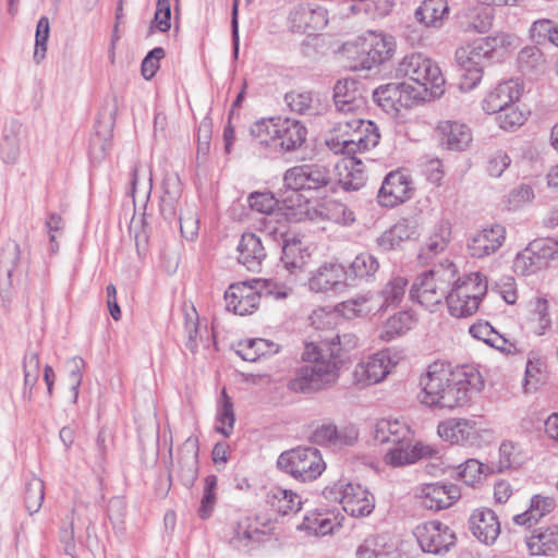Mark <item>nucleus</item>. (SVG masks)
I'll return each instance as SVG.
<instances>
[{
    "mask_svg": "<svg viewBox=\"0 0 558 558\" xmlns=\"http://www.w3.org/2000/svg\"><path fill=\"white\" fill-rule=\"evenodd\" d=\"M277 466L301 482H312L326 469L320 451L313 447H298L282 452Z\"/></svg>",
    "mask_w": 558,
    "mask_h": 558,
    "instance_id": "obj_8",
    "label": "nucleus"
},
{
    "mask_svg": "<svg viewBox=\"0 0 558 558\" xmlns=\"http://www.w3.org/2000/svg\"><path fill=\"white\" fill-rule=\"evenodd\" d=\"M496 116L498 124L504 130H511L517 126H521L526 120L524 112L519 110L515 102H511V105L504 108V110Z\"/></svg>",
    "mask_w": 558,
    "mask_h": 558,
    "instance_id": "obj_59",
    "label": "nucleus"
},
{
    "mask_svg": "<svg viewBox=\"0 0 558 558\" xmlns=\"http://www.w3.org/2000/svg\"><path fill=\"white\" fill-rule=\"evenodd\" d=\"M380 140L378 128L372 121H365L363 126L354 128L348 140L350 153L354 155L357 151L367 150L375 147Z\"/></svg>",
    "mask_w": 558,
    "mask_h": 558,
    "instance_id": "obj_33",
    "label": "nucleus"
},
{
    "mask_svg": "<svg viewBox=\"0 0 558 558\" xmlns=\"http://www.w3.org/2000/svg\"><path fill=\"white\" fill-rule=\"evenodd\" d=\"M506 240V228L495 223L473 234L468 242L472 257L483 258L498 251Z\"/></svg>",
    "mask_w": 558,
    "mask_h": 558,
    "instance_id": "obj_17",
    "label": "nucleus"
},
{
    "mask_svg": "<svg viewBox=\"0 0 558 558\" xmlns=\"http://www.w3.org/2000/svg\"><path fill=\"white\" fill-rule=\"evenodd\" d=\"M546 264L539 259L535 253L530 251V244L524 251L519 253L514 259V268L521 275L526 276L536 272Z\"/></svg>",
    "mask_w": 558,
    "mask_h": 558,
    "instance_id": "obj_56",
    "label": "nucleus"
},
{
    "mask_svg": "<svg viewBox=\"0 0 558 558\" xmlns=\"http://www.w3.org/2000/svg\"><path fill=\"white\" fill-rule=\"evenodd\" d=\"M322 209L327 211L325 214L327 219L343 226H349L355 220L353 211L342 203L332 202L326 206H322Z\"/></svg>",
    "mask_w": 558,
    "mask_h": 558,
    "instance_id": "obj_61",
    "label": "nucleus"
},
{
    "mask_svg": "<svg viewBox=\"0 0 558 558\" xmlns=\"http://www.w3.org/2000/svg\"><path fill=\"white\" fill-rule=\"evenodd\" d=\"M289 27L298 34L314 33L326 25L325 12L306 4L295 5L289 13Z\"/></svg>",
    "mask_w": 558,
    "mask_h": 558,
    "instance_id": "obj_20",
    "label": "nucleus"
},
{
    "mask_svg": "<svg viewBox=\"0 0 558 558\" xmlns=\"http://www.w3.org/2000/svg\"><path fill=\"white\" fill-rule=\"evenodd\" d=\"M238 260L250 271H259L267 253L259 236L243 233L238 245Z\"/></svg>",
    "mask_w": 558,
    "mask_h": 558,
    "instance_id": "obj_26",
    "label": "nucleus"
},
{
    "mask_svg": "<svg viewBox=\"0 0 558 558\" xmlns=\"http://www.w3.org/2000/svg\"><path fill=\"white\" fill-rule=\"evenodd\" d=\"M556 508V502L551 497L534 495L531 498L530 507L523 513L513 518L514 523H537Z\"/></svg>",
    "mask_w": 558,
    "mask_h": 558,
    "instance_id": "obj_38",
    "label": "nucleus"
},
{
    "mask_svg": "<svg viewBox=\"0 0 558 558\" xmlns=\"http://www.w3.org/2000/svg\"><path fill=\"white\" fill-rule=\"evenodd\" d=\"M492 11L487 7L469 10L461 21V26L466 32L486 33L493 24Z\"/></svg>",
    "mask_w": 558,
    "mask_h": 558,
    "instance_id": "obj_41",
    "label": "nucleus"
},
{
    "mask_svg": "<svg viewBox=\"0 0 558 558\" xmlns=\"http://www.w3.org/2000/svg\"><path fill=\"white\" fill-rule=\"evenodd\" d=\"M21 248L15 241H8L0 252V294L3 302H9L12 292L20 282L22 271Z\"/></svg>",
    "mask_w": 558,
    "mask_h": 558,
    "instance_id": "obj_12",
    "label": "nucleus"
},
{
    "mask_svg": "<svg viewBox=\"0 0 558 558\" xmlns=\"http://www.w3.org/2000/svg\"><path fill=\"white\" fill-rule=\"evenodd\" d=\"M223 536L235 548L253 547L270 537V529H259L257 525H225Z\"/></svg>",
    "mask_w": 558,
    "mask_h": 558,
    "instance_id": "obj_24",
    "label": "nucleus"
},
{
    "mask_svg": "<svg viewBox=\"0 0 558 558\" xmlns=\"http://www.w3.org/2000/svg\"><path fill=\"white\" fill-rule=\"evenodd\" d=\"M248 205L253 210L270 216L274 215L277 201L270 193L254 192L248 196Z\"/></svg>",
    "mask_w": 558,
    "mask_h": 558,
    "instance_id": "obj_62",
    "label": "nucleus"
},
{
    "mask_svg": "<svg viewBox=\"0 0 558 558\" xmlns=\"http://www.w3.org/2000/svg\"><path fill=\"white\" fill-rule=\"evenodd\" d=\"M461 496L460 488L454 484H425L418 488V498L422 507L429 510L449 508Z\"/></svg>",
    "mask_w": 558,
    "mask_h": 558,
    "instance_id": "obj_16",
    "label": "nucleus"
},
{
    "mask_svg": "<svg viewBox=\"0 0 558 558\" xmlns=\"http://www.w3.org/2000/svg\"><path fill=\"white\" fill-rule=\"evenodd\" d=\"M217 418L222 424V426L218 427L217 430L221 433L223 436L228 437L234 427L235 415L233 402L231 398L228 396L226 389H223L221 392Z\"/></svg>",
    "mask_w": 558,
    "mask_h": 558,
    "instance_id": "obj_49",
    "label": "nucleus"
},
{
    "mask_svg": "<svg viewBox=\"0 0 558 558\" xmlns=\"http://www.w3.org/2000/svg\"><path fill=\"white\" fill-rule=\"evenodd\" d=\"M415 325L411 311H400L386 319V341L404 336Z\"/></svg>",
    "mask_w": 558,
    "mask_h": 558,
    "instance_id": "obj_45",
    "label": "nucleus"
},
{
    "mask_svg": "<svg viewBox=\"0 0 558 558\" xmlns=\"http://www.w3.org/2000/svg\"><path fill=\"white\" fill-rule=\"evenodd\" d=\"M531 38L536 44L550 43L558 47V22L542 19L535 21L530 28Z\"/></svg>",
    "mask_w": 558,
    "mask_h": 558,
    "instance_id": "obj_46",
    "label": "nucleus"
},
{
    "mask_svg": "<svg viewBox=\"0 0 558 558\" xmlns=\"http://www.w3.org/2000/svg\"><path fill=\"white\" fill-rule=\"evenodd\" d=\"M459 476L469 486H474L480 480L482 474L493 472L489 466L483 464L476 459H469L460 465Z\"/></svg>",
    "mask_w": 558,
    "mask_h": 558,
    "instance_id": "obj_54",
    "label": "nucleus"
},
{
    "mask_svg": "<svg viewBox=\"0 0 558 558\" xmlns=\"http://www.w3.org/2000/svg\"><path fill=\"white\" fill-rule=\"evenodd\" d=\"M307 130L300 121L290 118H277L274 150L298 149L306 140Z\"/></svg>",
    "mask_w": 558,
    "mask_h": 558,
    "instance_id": "obj_18",
    "label": "nucleus"
},
{
    "mask_svg": "<svg viewBox=\"0 0 558 558\" xmlns=\"http://www.w3.org/2000/svg\"><path fill=\"white\" fill-rule=\"evenodd\" d=\"M348 271L341 264L325 263L312 275L308 287L314 292L336 291L345 286Z\"/></svg>",
    "mask_w": 558,
    "mask_h": 558,
    "instance_id": "obj_19",
    "label": "nucleus"
},
{
    "mask_svg": "<svg viewBox=\"0 0 558 558\" xmlns=\"http://www.w3.org/2000/svg\"><path fill=\"white\" fill-rule=\"evenodd\" d=\"M353 376L355 383L363 387L384 380V352L378 351L362 359L356 364Z\"/></svg>",
    "mask_w": 558,
    "mask_h": 558,
    "instance_id": "obj_28",
    "label": "nucleus"
},
{
    "mask_svg": "<svg viewBox=\"0 0 558 558\" xmlns=\"http://www.w3.org/2000/svg\"><path fill=\"white\" fill-rule=\"evenodd\" d=\"M284 99L291 111L304 114L312 110L313 97L308 92H290L286 94Z\"/></svg>",
    "mask_w": 558,
    "mask_h": 558,
    "instance_id": "obj_64",
    "label": "nucleus"
},
{
    "mask_svg": "<svg viewBox=\"0 0 558 558\" xmlns=\"http://www.w3.org/2000/svg\"><path fill=\"white\" fill-rule=\"evenodd\" d=\"M45 498V484L39 477H32L25 487V507L29 514H34L41 508Z\"/></svg>",
    "mask_w": 558,
    "mask_h": 558,
    "instance_id": "obj_48",
    "label": "nucleus"
},
{
    "mask_svg": "<svg viewBox=\"0 0 558 558\" xmlns=\"http://www.w3.org/2000/svg\"><path fill=\"white\" fill-rule=\"evenodd\" d=\"M283 183L288 190L301 193L300 196L305 197L306 202L336 191L329 169L318 163L289 168L283 174Z\"/></svg>",
    "mask_w": 558,
    "mask_h": 558,
    "instance_id": "obj_5",
    "label": "nucleus"
},
{
    "mask_svg": "<svg viewBox=\"0 0 558 558\" xmlns=\"http://www.w3.org/2000/svg\"><path fill=\"white\" fill-rule=\"evenodd\" d=\"M518 64L525 75H539L546 70V59L536 46H526L519 52Z\"/></svg>",
    "mask_w": 558,
    "mask_h": 558,
    "instance_id": "obj_39",
    "label": "nucleus"
},
{
    "mask_svg": "<svg viewBox=\"0 0 558 558\" xmlns=\"http://www.w3.org/2000/svg\"><path fill=\"white\" fill-rule=\"evenodd\" d=\"M530 251L546 264L558 255V236L535 239L530 242Z\"/></svg>",
    "mask_w": 558,
    "mask_h": 558,
    "instance_id": "obj_57",
    "label": "nucleus"
},
{
    "mask_svg": "<svg viewBox=\"0 0 558 558\" xmlns=\"http://www.w3.org/2000/svg\"><path fill=\"white\" fill-rule=\"evenodd\" d=\"M357 430L349 425L338 428L335 424H323L312 434L311 440L317 445H329L335 447L352 446L357 439Z\"/></svg>",
    "mask_w": 558,
    "mask_h": 558,
    "instance_id": "obj_23",
    "label": "nucleus"
},
{
    "mask_svg": "<svg viewBox=\"0 0 558 558\" xmlns=\"http://www.w3.org/2000/svg\"><path fill=\"white\" fill-rule=\"evenodd\" d=\"M342 509L352 518H363L372 513L374 509L373 496L361 485L349 483L341 497Z\"/></svg>",
    "mask_w": 558,
    "mask_h": 558,
    "instance_id": "obj_21",
    "label": "nucleus"
},
{
    "mask_svg": "<svg viewBox=\"0 0 558 558\" xmlns=\"http://www.w3.org/2000/svg\"><path fill=\"white\" fill-rule=\"evenodd\" d=\"M276 122L277 118L262 119L251 125L250 134L259 149L268 147L274 150Z\"/></svg>",
    "mask_w": 558,
    "mask_h": 558,
    "instance_id": "obj_42",
    "label": "nucleus"
},
{
    "mask_svg": "<svg viewBox=\"0 0 558 558\" xmlns=\"http://www.w3.org/2000/svg\"><path fill=\"white\" fill-rule=\"evenodd\" d=\"M24 389L23 398L31 401L33 398V388L38 381L40 373L39 354L35 351H28L24 356Z\"/></svg>",
    "mask_w": 558,
    "mask_h": 558,
    "instance_id": "obj_43",
    "label": "nucleus"
},
{
    "mask_svg": "<svg viewBox=\"0 0 558 558\" xmlns=\"http://www.w3.org/2000/svg\"><path fill=\"white\" fill-rule=\"evenodd\" d=\"M171 7L170 0H157L156 12L151 22L150 31L155 27L161 33H166L171 27Z\"/></svg>",
    "mask_w": 558,
    "mask_h": 558,
    "instance_id": "obj_63",
    "label": "nucleus"
},
{
    "mask_svg": "<svg viewBox=\"0 0 558 558\" xmlns=\"http://www.w3.org/2000/svg\"><path fill=\"white\" fill-rule=\"evenodd\" d=\"M526 546L531 555H547L558 550V525H542L526 536Z\"/></svg>",
    "mask_w": 558,
    "mask_h": 558,
    "instance_id": "obj_29",
    "label": "nucleus"
},
{
    "mask_svg": "<svg viewBox=\"0 0 558 558\" xmlns=\"http://www.w3.org/2000/svg\"><path fill=\"white\" fill-rule=\"evenodd\" d=\"M451 234L452 225L449 219L441 218L436 221L420 247L417 253L418 263L428 265L444 253L451 241Z\"/></svg>",
    "mask_w": 558,
    "mask_h": 558,
    "instance_id": "obj_14",
    "label": "nucleus"
},
{
    "mask_svg": "<svg viewBox=\"0 0 558 558\" xmlns=\"http://www.w3.org/2000/svg\"><path fill=\"white\" fill-rule=\"evenodd\" d=\"M474 423L465 418H451L439 423L438 435L451 444H461L470 439Z\"/></svg>",
    "mask_w": 558,
    "mask_h": 558,
    "instance_id": "obj_36",
    "label": "nucleus"
},
{
    "mask_svg": "<svg viewBox=\"0 0 558 558\" xmlns=\"http://www.w3.org/2000/svg\"><path fill=\"white\" fill-rule=\"evenodd\" d=\"M22 130V124L14 120L5 130L4 143L1 147V157L5 163L13 165L20 157V138L19 133Z\"/></svg>",
    "mask_w": 558,
    "mask_h": 558,
    "instance_id": "obj_44",
    "label": "nucleus"
},
{
    "mask_svg": "<svg viewBox=\"0 0 558 558\" xmlns=\"http://www.w3.org/2000/svg\"><path fill=\"white\" fill-rule=\"evenodd\" d=\"M163 193L160 197V214L168 220L172 221L177 217V205L181 197V184L178 177H167L162 183Z\"/></svg>",
    "mask_w": 558,
    "mask_h": 558,
    "instance_id": "obj_35",
    "label": "nucleus"
},
{
    "mask_svg": "<svg viewBox=\"0 0 558 558\" xmlns=\"http://www.w3.org/2000/svg\"><path fill=\"white\" fill-rule=\"evenodd\" d=\"M437 132L440 145L450 150H463L472 141L471 131L463 123L444 121L438 124Z\"/></svg>",
    "mask_w": 558,
    "mask_h": 558,
    "instance_id": "obj_27",
    "label": "nucleus"
},
{
    "mask_svg": "<svg viewBox=\"0 0 558 558\" xmlns=\"http://www.w3.org/2000/svg\"><path fill=\"white\" fill-rule=\"evenodd\" d=\"M414 535L426 553L448 551L454 545V533L448 525H416Z\"/></svg>",
    "mask_w": 558,
    "mask_h": 558,
    "instance_id": "obj_15",
    "label": "nucleus"
},
{
    "mask_svg": "<svg viewBox=\"0 0 558 558\" xmlns=\"http://www.w3.org/2000/svg\"><path fill=\"white\" fill-rule=\"evenodd\" d=\"M335 107L339 113L361 117L366 109V95L362 84L353 78L338 81L333 87Z\"/></svg>",
    "mask_w": 558,
    "mask_h": 558,
    "instance_id": "obj_11",
    "label": "nucleus"
},
{
    "mask_svg": "<svg viewBox=\"0 0 558 558\" xmlns=\"http://www.w3.org/2000/svg\"><path fill=\"white\" fill-rule=\"evenodd\" d=\"M417 235L418 232L416 226L407 219H402L390 228L386 241H388L390 247L393 248L399 246L401 242L411 240Z\"/></svg>",
    "mask_w": 558,
    "mask_h": 558,
    "instance_id": "obj_52",
    "label": "nucleus"
},
{
    "mask_svg": "<svg viewBox=\"0 0 558 558\" xmlns=\"http://www.w3.org/2000/svg\"><path fill=\"white\" fill-rule=\"evenodd\" d=\"M469 331L475 339L482 340L497 350L510 352L513 348V344L509 343L508 340L497 332L487 322L473 324Z\"/></svg>",
    "mask_w": 558,
    "mask_h": 558,
    "instance_id": "obj_40",
    "label": "nucleus"
},
{
    "mask_svg": "<svg viewBox=\"0 0 558 558\" xmlns=\"http://www.w3.org/2000/svg\"><path fill=\"white\" fill-rule=\"evenodd\" d=\"M50 34L49 19L41 16L38 20L35 35L34 61L39 64L46 57L47 43Z\"/></svg>",
    "mask_w": 558,
    "mask_h": 558,
    "instance_id": "obj_55",
    "label": "nucleus"
},
{
    "mask_svg": "<svg viewBox=\"0 0 558 558\" xmlns=\"http://www.w3.org/2000/svg\"><path fill=\"white\" fill-rule=\"evenodd\" d=\"M486 292L487 281L480 272H473L463 279H458L452 288L448 289L445 298L450 314L456 317L473 315Z\"/></svg>",
    "mask_w": 558,
    "mask_h": 558,
    "instance_id": "obj_6",
    "label": "nucleus"
},
{
    "mask_svg": "<svg viewBox=\"0 0 558 558\" xmlns=\"http://www.w3.org/2000/svg\"><path fill=\"white\" fill-rule=\"evenodd\" d=\"M278 352L279 344L263 338L240 341L236 349L238 355L247 362H256L264 356H270Z\"/></svg>",
    "mask_w": 558,
    "mask_h": 558,
    "instance_id": "obj_34",
    "label": "nucleus"
},
{
    "mask_svg": "<svg viewBox=\"0 0 558 558\" xmlns=\"http://www.w3.org/2000/svg\"><path fill=\"white\" fill-rule=\"evenodd\" d=\"M448 11L447 0H424L416 9L415 17L427 27H439Z\"/></svg>",
    "mask_w": 558,
    "mask_h": 558,
    "instance_id": "obj_37",
    "label": "nucleus"
},
{
    "mask_svg": "<svg viewBox=\"0 0 558 558\" xmlns=\"http://www.w3.org/2000/svg\"><path fill=\"white\" fill-rule=\"evenodd\" d=\"M494 58L490 48L487 44H484L482 39L458 48L456 51V60L463 71L460 80V88L462 90H471L476 87L483 77L484 68L489 64Z\"/></svg>",
    "mask_w": 558,
    "mask_h": 558,
    "instance_id": "obj_9",
    "label": "nucleus"
},
{
    "mask_svg": "<svg viewBox=\"0 0 558 558\" xmlns=\"http://www.w3.org/2000/svg\"><path fill=\"white\" fill-rule=\"evenodd\" d=\"M264 228L260 230L267 239L282 245L288 236V223L287 221H279L274 215L266 216L263 221Z\"/></svg>",
    "mask_w": 558,
    "mask_h": 558,
    "instance_id": "obj_53",
    "label": "nucleus"
},
{
    "mask_svg": "<svg viewBox=\"0 0 558 558\" xmlns=\"http://www.w3.org/2000/svg\"><path fill=\"white\" fill-rule=\"evenodd\" d=\"M396 77H409L410 82L386 83V117L398 136H408L410 109L424 100L429 92L441 95L445 78L439 66L421 53L405 56L396 68Z\"/></svg>",
    "mask_w": 558,
    "mask_h": 558,
    "instance_id": "obj_1",
    "label": "nucleus"
},
{
    "mask_svg": "<svg viewBox=\"0 0 558 558\" xmlns=\"http://www.w3.org/2000/svg\"><path fill=\"white\" fill-rule=\"evenodd\" d=\"M456 276V267L447 260V266L432 269L421 275L410 290V298L427 308H433L446 298L451 281Z\"/></svg>",
    "mask_w": 558,
    "mask_h": 558,
    "instance_id": "obj_7",
    "label": "nucleus"
},
{
    "mask_svg": "<svg viewBox=\"0 0 558 558\" xmlns=\"http://www.w3.org/2000/svg\"><path fill=\"white\" fill-rule=\"evenodd\" d=\"M521 96L520 86L514 81L498 84L483 100V110L488 114H498L504 108L517 102Z\"/></svg>",
    "mask_w": 558,
    "mask_h": 558,
    "instance_id": "obj_25",
    "label": "nucleus"
},
{
    "mask_svg": "<svg viewBox=\"0 0 558 558\" xmlns=\"http://www.w3.org/2000/svg\"><path fill=\"white\" fill-rule=\"evenodd\" d=\"M263 291L276 299H284L291 293V289L259 279L235 282L225 292L227 310L241 316L252 314L259 304Z\"/></svg>",
    "mask_w": 558,
    "mask_h": 558,
    "instance_id": "obj_4",
    "label": "nucleus"
},
{
    "mask_svg": "<svg viewBox=\"0 0 558 558\" xmlns=\"http://www.w3.org/2000/svg\"><path fill=\"white\" fill-rule=\"evenodd\" d=\"M85 365L86 363L81 356H73L66 362L68 379L70 384V390L72 392L73 404H75L78 399Z\"/></svg>",
    "mask_w": 558,
    "mask_h": 558,
    "instance_id": "obj_50",
    "label": "nucleus"
},
{
    "mask_svg": "<svg viewBox=\"0 0 558 558\" xmlns=\"http://www.w3.org/2000/svg\"><path fill=\"white\" fill-rule=\"evenodd\" d=\"M337 182L347 192L357 191L366 180L364 162L354 157H344L336 163Z\"/></svg>",
    "mask_w": 558,
    "mask_h": 558,
    "instance_id": "obj_22",
    "label": "nucleus"
},
{
    "mask_svg": "<svg viewBox=\"0 0 558 558\" xmlns=\"http://www.w3.org/2000/svg\"><path fill=\"white\" fill-rule=\"evenodd\" d=\"M302 360L307 364L295 369L288 388L295 393H313L336 384L339 377L337 361H330L314 342L306 343Z\"/></svg>",
    "mask_w": 558,
    "mask_h": 558,
    "instance_id": "obj_3",
    "label": "nucleus"
},
{
    "mask_svg": "<svg viewBox=\"0 0 558 558\" xmlns=\"http://www.w3.org/2000/svg\"><path fill=\"white\" fill-rule=\"evenodd\" d=\"M342 51L350 60L351 70H371L384 62V35L369 31L366 36L344 43Z\"/></svg>",
    "mask_w": 558,
    "mask_h": 558,
    "instance_id": "obj_10",
    "label": "nucleus"
},
{
    "mask_svg": "<svg viewBox=\"0 0 558 558\" xmlns=\"http://www.w3.org/2000/svg\"><path fill=\"white\" fill-rule=\"evenodd\" d=\"M379 269V262L373 255L362 253L357 255L350 265L348 280L355 278L373 277Z\"/></svg>",
    "mask_w": 558,
    "mask_h": 558,
    "instance_id": "obj_47",
    "label": "nucleus"
},
{
    "mask_svg": "<svg viewBox=\"0 0 558 558\" xmlns=\"http://www.w3.org/2000/svg\"><path fill=\"white\" fill-rule=\"evenodd\" d=\"M281 262L284 268L293 274L304 268L310 257L307 248L303 245L301 239L291 236L281 245Z\"/></svg>",
    "mask_w": 558,
    "mask_h": 558,
    "instance_id": "obj_32",
    "label": "nucleus"
},
{
    "mask_svg": "<svg viewBox=\"0 0 558 558\" xmlns=\"http://www.w3.org/2000/svg\"><path fill=\"white\" fill-rule=\"evenodd\" d=\"M411 194V181L407 173L398 170L386 175V207L404 203Z\"/></svg>",
    "mask_w": 558,
    "mask_h": 558,
    "instance_id": "obj_30",
    "label": "nucleus"
},
{
    "mask_svg": "<svg viewBox=\"0 0 558 558\" xmlns=\"http://www.w3.org/2000/svg\"><path fill=\"white\" fill-rule=\"evenodd\" d=\"M359 345V338L356 335L352 332H345L342 335H335L331 338L324 339L318 343H315V347L326 355V357L330 361H337L338 367L340 368L341 361L339 359L340 352H349L355 349Z\"/></svg>",
    "mask_w": 558,
    "mask_h": 558,
    "instance_id": "obj_31",
    "label": "nucleus"
},
{
    "mask_svg": "<svg viewBox=\"0 0 558 558\" xmlns=\"http://www.w3.org/2000/svg\"><path fill=\"white\" fill-rule=\"evenodd\" d=\"M171 475L175 474L179 481L191 488L198 475V439L187 437L178 450L177 461L172 463Z\"/></svg>",
    "mask_w": 558,
    "mask_h": 558,
    "instance_id": "obj_13",
    "label": "nucleus"
},
{
    "mask_svg": "<svg viewBox=\"0 0 558 558\" xmlns=\"http://www.w3.org/2000/svg\"><path fill=\"white\" fill-rule=\"evenodd\" d=\"M367 302L368 300L365 296H357L341 302L336 306V310L343 317L353 319L371 312V308L367 306Z\"/></svg>",
    "mask_w": 558,
    "mask_h": 558,
    "instance_id": "obj_58",
    "label": "nucleus"
},
{
    "mask_svg": "<svg viewBox=\"0 0 558 558\" xmlns=\"http://www.w3.org/2000/svg\"><path fill=\"white\" fill-rule=\"evenodd\" d=\"M116 114L117 107L114 106L112 110L109 112V119L105 125L104 131L99 129L100 123L97 125L96 132L90 138V149L93 153L99 150L101 154H105L108 147L110 146L111 133L114 124Z\"/></svg>",
    "mask_w": 558,
    "mask_h": 558,
    "instance_id": "obj_51",
    "label": "nucleus"
},
{
    "mask_svg": "<svg viewBox=\"0 0 558 558\" xmlns=\"http://www.w3.org/2000/svg\"><path fill=\"white\" fill-rule=\"evenodd\" d=\"M275 498L277 499L275 507L278 512L284 515L291 512L296 513L301 509V498L292 490L280 489L278 494L275 495Z\"/></svg>",
    "mask_w": 558,
    "mask_h": 558,
    "instance_id": "obj_60",
    "label": "nucleus"
},
{
    "mask_svg": "<svg viewBox=\"0 0 558 558\" xmlns=\"http://www.w3.org/2000/svg\"><path fill=\"white\" fill-rule=\"evenodd\" d=\"M481 374L473 367L451 371L444 363H433L421 376V402L429 408L453 410L471 402L472 395L483 388Z\"/></svg>",
    "mask_w": 558,
    "mask_h": 558,
    "instance_id": "obj_2",
    "label": "nucleus"
}]
</instances>
